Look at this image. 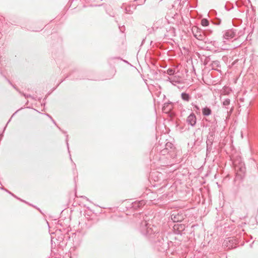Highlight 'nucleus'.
Instances as JSON below:
<instances>
[{
    "mask_svg": "<svg viewBox=\"0 0 258 258\" xmlns=\"http://www.w3.org/2000/svg\"><path fill=\"white\" fill-rule=\"evenodd\" d=\"M140 230L141 233L145 235L149 241L156 247L158 250H165L168 247V240L162 232H160L158 228L146 221L141 222Z\"/></svg>",
    "mask_w": 258,
    "mask_h": 258,
    "instance_id": "1",
    "label": "nucleus"
},
{
    "mask_svg": "<svg viewBox=\"0 0 258 258\" xmlns=\"http://www.w3.org/2000/svg\"><path fill=\"white\" fill-rule=\"evenodd\" d=\"M237 30L236 29H229L227 30L223 34V39L230 40L236 36Z\"/></svg>",
    "mask_w": 258,
    "mask_h": 258,
    "instance_id": "2",
    "label": "nucleus"
},
{
    "mask_svg": "<svg viewBox=\"0 0 258 258\" xmlns=\"http://www.w3.org/2000/svg\"><path fill=\"white\" fill-rule=\"evenodd\" d=\"M171 219L173 222H180L184 219V215L174 212L171 215Z\"/></svg>",
    "mask_w": 258,
    "mask_h": 258,
    "instance_id": "3",
    "label": "nucleus"
},
{
    "mask_svg": "<svg viewBox=\"0 0 258 258\" xmlns=\"http://www.w3.org/2000/svg\"><path fill=\"white\" fill-rule=\"evenodd\" d=\"M186 122L188 125L194 127L197 122V117L194 113H190L186 118Z\"/></svg>",
    "mask_w": 258,
    "mask_h": 258,
    "instance_id": "4",
    "label": "nucleus"
},
{
    "mask_svg": "<svg viewBox=\"0 0 258 258\" xmlns=\"http://www.w3.org/2000/svg\"><path fill=\"white\" fill-rule=\"evenodd\" d=\"M185 227V224L177 223L174 225L173 229L175 231H177V233L180 234L181 232L184 230Z\"/></svg>",
    "mask_w": 258,
    "mask_h": 258,
    "instance_id": "5",
    "label": "nucleus"
},
{
    "mask_svg": "<svg viewBox=\"0 0 258 258\" xmlns=\"http://www.w3.org/2000/svg\"><path fill=\"white\" fill-rule=\"evenodd\" d=\"M145 204H146L145 202L143 200L140 201H136L132 203V208H134V209L137 210L139 208L143 207L145 205Z\"/></svg>",
    "mask_w": 258,
    "mask_h": 258,
    "instance_id": "6",
    "label": "nucleus"
},
{
    "mask_svg": "<svg viewBox=\"0 0 258 258\" xmlns=\"http://www.w3.org/2000/svg\"><path fill=\"white\" fill-rule=\"evenodd\" d=\"M215 139V134L213 132H209L206 141V144L213 145Z\"/></svg>",
    "mask_w": 258,
    "mask_h": 258,
    "instance_id": "7",
    "label": "nucleus"
},
{
    "mask_svg": "<svg viewBox=\"0 0 258 258\" xmlns=\"http://www.w3.org/2000/svg\"><path fill=\"white\" fill-rule=\"evenodd\" d=\"M192 32L194 36L196 38H197V36H196L197 35H199L200 33H204L203 30H202V29H200L199 28H198V27H197L196 26H195V27H192Z\"/></svg>",
    "mask_w": 258,
    "mask_h": 258,
    "instance_id": "8",
    "label": "nucleus"
},
{
    "mask_svg": "<svg viewBox=\"0 0 258 258\" xmlns=\"http://www.w3.org/2000/svg\"><path fill=\"white\" fill-rule=\"evenodd\" d=\"M202 113L204 116H208L212 113L211 109L208 107H205L202 109Z\"/></svg>",
    "mask_w": 258,
    "mask_h": 258,
    "instance_id": "9",
    "label": "nucleus"
},
{
    "mask_svg": "<svg viewBox=\"0 0 258 258\" xmlns=\"http://www.w3.org/2000/svg\"><path fill=\"white\" fill-rule=\"evenodd\" d=\"M181 97L183 100L186 101V102L189 101L190 99V97L189 95L185 92H183L181 93Z\"/></svg>",
    "mask_w": 258,
    "mask_h": 258,
    "instance_id": "10",
    "label": "nucleus"
},
{
    "mask_svg": "<svg viewBox=\"0 0 258 258\" xmlns=\"http://www.w3.org/2000/svg\"><path fill=\"white\" fill-rule=\"evenodd\" d=\"M201 25L204 27L208 26L209 25V22L207 19H202L201 20Z\"/></svg>",
    "mask_w": 258,
    "mask_h": 258,
    "instance_id": "11",
    "label": "nucleus"
},
{
    "mask_svg": "<svg viewBox=\"0 0 258 258\" xmlns=\"http://www.w3.org/2000/svg\"><path fill=\"white\" fill-rule=\"evenodd\" d=\"M232 23L234 26H238L239 24H241L242 20L241 19H234L233 20Z\"/></svg>",
    "mask_w": 258,
    "mask_h": 258,
    "instance_id": "12",
    "label": "nucleus"
},
{
    "mask_svg": "<svg viewBox=\"0 0 258 258\" xmlns=\"http://www.w3.org/2000/svg\"><path fill=\"white\" fill-rule=\"evenodd\" d=\"M212 144H207V151H206V154L207 155H208L209 154L211 153V152L212 151Z\"/></svg>",
    "mask_w": 258,
    "mask_h": 258,
    "instance_id": "13",
    "label": "nucleus"
},
{
    "mask_svg": "<svg viewBox=\"0 0 258 258\" xmlns=\"http://www.w3.org/2000/svg\"><path fill=\"white\" fill-rule=\"evenodd\" d=\"M197 39H198L199 40H204V39L205 38V35L204 32L203 33H200L199 35H197Z\"/></svg>",
    "mask_w": 258,
    "mask_h": 258,
    "instance_id": "14",
    "label": "nucleus"
},
{
    "mask_svg": "<svg viewBox=\"0 0 258 258\" xmlns=\"http://www.w3.org/2000/svg\"><path fill=\"white\" fill-rule=\"evenodd\" d=\"M230 100L229 99L227 98L222 103L223 106L227 107V106H228L230 104Z\"/></svg>",
    "mask_w": 258,
    "mask_h": 258,
    "instance_id": "15",
    "label": "nucleus"
},
{
    "mask_svg": "<svg viewBox=\"0 0 258 258\" xmlns=\"http://www.w3.org/2000/svg\"><path fill=\"white\" fill-rule=\"evenodd\" d=\"M212 66L213 67H221L220 61L218 60L213 61L212 62Z\"/></svg>",
    "mask_w": 258,
    "mask_h": 258,
    "instance_id": "16",
    "label": "nucleus"
},
{
    "mask_svg": "<svg viewBox=\"0 0 258 258\" xmlns=\"http://www.w3.org/2000/svg\"><path fill=\"white\" fill-rule=\"evenodd\" d=\"M213 23L216 25H219L221 24V20L219 18H216L213 20Z\"/></svg>",
    "mask_w": 258,
    "mask_h": 258,
    "instance_id": "17",
    "label": "nucleus"
},
{
    "mask_svg": "<svg viewBox=\"0 0 258 258\" xmlns=\"http://www.w3.org/2000/svg\"><path fill=\"white\" fill-rule=\"evenodd\" d=\"M174 73L175 70L173 69L169 68L167 70V74L169 75H172Z\"/></svg>",
    "mask_w": 258,
    "mask_h": 258,
    "instance_id": "18",
    "label": "nucleus"
},
{
    "mask_svg": "<svg viewBox=\"0 0 258 258\" xmlns=\"http://www.w3.org/2000/svg\"><path fill=\"white\" fill-rule=\"evenodd\" d=\"M169 79L170 80V82H171L172 84H173V85H175L174 83H178V84H179V83H180V81H179L178 80H176V79L175 78H171V79Z\"/></svg>",
    "mask_w": 258,
    "mask_h": 258,
    "instance_id": "19",
    "label": "nucleus"
},
{
    "mask_svg": "<svg viewBox=\"0 0 258 258\" xmlns=\"http://www.w3.org/2000/svg\"><path fill=\"white\" fill-rule=\"evenodd\" d=\"M203 32H204L205 35L206 36V35H209L211 34L213 32V31L211 30H210V29H206V30H203Z\"/></svg>",
    "mask_w": 258,
    "mask_h": 258,
    "instance_id": "20",
    "label": "nucleus"
},
{
    "mask_svg": "<svg viewBox=\"0 0 258 258\" xmlns=\"http://www.w3.org/2000/svg\"><path fill=\"white\" fill-rule=\"evenodd\" d=\"M192 105L194 107V110H195L196 111L200 110V107L197 105L192 103Z\"/></svg>",
    "mask_w": 258,
    "mask_h": 258,
    "instance_id": "21",
    "label": "nucleus"
},
{
    "mask_svg": "<svg viewBox=\"0 0 258 258\" xmlns=\"http://www.w3.org/2000/svg\"><path fill=\"white\" fill-rule=\"evenodd\" d=\"M172 146V144L170 143H168L166 144V149H167L168 147H170L171 148V146Z\"/></svg>",
    "mask_w": 258,
    "mask_h": 258,
    "instance_id": "22",
    "label": "nucleus"
},
{
    "mask_svg": "<svg viewBox=\"0 0 258 258\" xmlns=\"http://www.w3.org/2000/svg\"><path fill=\"white\" fill-rule=\"evenodd\" d=\"M135 1L137 2L140 4H144L146 0H135Z\"/></svg>",
    "mask_w": 258,
    "mask_h": 258,
    "instance_id": "23",
    "label": "nucleus"
},
{
    "mask_svg": "<svg viewBox=\"0 0 258 258\" xmlns=\"http://www.w3.org/2000/svg\"><path fill=\"white\" fill-rule=\"evenodd\" d=\"M66 143H67V145L68 149V150H69V143H68V135H67V138H66Z\"/></svg>",
    "mask_w": 258,
    "mask_h": 258,
    "instance_id": "24",
    "label": "nucleus"
},
{
    "mask_svg": "<svg viewBox=\"0 0 258 258\" xmlns=\"http://www.w3.org/2000/svg\"><path fill=\"white\" fill-rule=\"evenodd\" d=\"M170 29H171V31H172V33H173L172 35L173 36H174V33H175V29L173 28H170Z\"/></svg>",
    "mask_w": 258,
    "mask_h": 258,
    "instance_id": "25",
    "label": "nucleus"
},
{
    "mask_svg": "<svg viewBox=\"0 0 258 258\" xmlns=\"http://www.w3.org/2000/svg\"><path fill=\"white\" fill-rule=\"evenodd\" d=\"M119 28L120 31H121L122 32L124 29V26H122V27L119 26Z\"/></svg>",
    "mask_w": 258,
    "mask_h": 258,
    "instance_id": "26",
    "label": "nucleus"
},
{
    "mask_svg": "<svg viewBox=\"0 0 258 258\" xmlns=\"http://www.w3.org/2000/svg\"><path fill=\"white\" fill-rule=\"evenodd\" d=\"M23 95H24L26 98H28V97H31V95H26L24 93L22 94Z\"/></svg>",
    "mask_w": 258,
    "mask_h": 258,
    "instance_id": "27",
    "label": "nucleus"
},
{
    "mask_svg": "<svg viewBox=\"0 0 258 258\" xmlns=\"http://www.w3.org/2000/svg\"><path fill=\"white\" fill-rule=\"evenodd\" d=\"M13 87L18 91H19L20 93H21V92H20L18 89L14 86V85H13Z\"/></svg>",
    "mask_w": 258,
    "mask_h": 258,
    "instance_id": "28",
    "label": "nucleus"
},
{
    "mask_svg": "<svg viewBox=\"0 0 258 258\" xmlns=\"http://www.w3.org/2000/svg\"><path fill=\"white\" fill-rule=\"evenodd\" d=\"M210 43H212V44H213V45H215V44L216 43V41H213H213H211Z\"/></svg>",
    "mask_w": 258,
    "mask_h": 258,
    "instance_id": "29",
    "label": "nucleus"
},
{
    "mask_svg": "<svg viewBox=\"0 0 258 258\" xmlns=\"http://www.w3.org/2000/svg\"><path fill=\"white\" fill-rule=\"evenodd\" d=\"M47 116H48V117H49L51 119H52V117L50 115H49L48 114H47Z\"/></svg>",
    "mask_w": 258,
    "mask_h": 258,
    "instance_id": "30",
    "label": "nucleus"
},
{
    "mask_svg": "<svg viewBox=\"0 0 258 258\" xmlns=\"http://www.w3.org/2000/svg\"><path fill=\"white\" fill-rule=\"evenodd\" d=\"M51 120L52 121L53 123L56 125V123L55 121L53 120V118L51 119Z\"/></svg>",
    "mask_w": 258,
    "mask_h": 258,
    "instance_id": "31",
    "label": "nucleus"
},
{
    "mask_svg": "<svg viewBox=\"0 0 258 258\" xmlns=\"http://www.w3.org/2000/svg\"><path fill=\"white\" fill-rule=\"evenodd\" d=\"M240 170H241V172H243L244 171H243V168L242 167H241L240 168Z\"/></svg>",
    "mask_w": 258,
    "mask_h": 258,
    "instance_id": "32",
    "label": "nucleus"
},
{
    "mask_svg": "<svg viewBox=\"0 0 258 258\" xmlns=\"http://www.w3.org/2000/svg\"><path fill=\"white\" fill-rule=\"evenodd\" d=\"M155 27V24L154 25V26L152 28L153 30H154Z\"/></svg>",
    "mask_w": 258,
    "mask_h": 258,
    "instance_id": "33",
    "label": "nucleus"
},
{
    "mask_svg": "<svg viewBox=\"0 0 258 258\" xmlns=\"http://www.w3.org/2000/svg\"><path fill=\"white\" fill-rule=\"evenodd\" d=\"M9 192L10 194H11L12 196H14V194H12L11 192H9Z\"/></svg>",
    "mask_w": 258,
    "mask_h": 258,
    "instance_id": "34",
    "label": "nucleus"
},
{
    "mask_svg": "<svg viewBox=\"0 0 258 258\" xmlns=\"http://www.w3.org/2000/svg\"><path fill=\"white\" fill-rule=\"evenodd\" d=\"M1 37H2V34H1V33L0 32V38H1Z\"/></svg>",
    "mask_w": 258,
    "mask_h": 258,
    "instance_id": "35",
    "label": "nucleus"
},
{
    "mask_svg": "<svg viewBox=\"0 0 258 258\" xmlns=\"http://www.w3.org/2000/svg\"><path fill=\"white\" fill-rule=\"evenodd\" d=\"M9 81V83L10 84H11V85H12V83H11V81Z\"/></svg>",
    "mask_w": 258,
    "mask_h": 258,
    "instance_id": "36",
    "label": "nucleus"
},
{
    "mask_svg": "<svg viewBox=\"0 0 258 258\" xmlns=\"http://www.w3.org/2000/svg\"><path fill=\"white\" fill-rule=\"evenodd\" d=\"M10 120H11V119L9 120V121H8V122L7 124H8V123L10 121Z\"/></svg>",
    "mask_w": 258,
    "mask_h": 258,
    "instance_id": "37",
    "label": "nucleus"
},
{
    "mask_svg": "<svg viewBox=\"0 0 258 258\" xmlns=\"http://www.w3.org/2000/svg\"><path fill=\"white\" fill-rule=\"evenodd\" d=\"M57 126L59 128V130H61L60 128L59 127H58V126Z\"/></svg>",
    "mask_w": 258,
    "mask_h": 258,
    "instance_id": "38",
    "label": "nucleus"
},
{
    "mask_svg": "<svg viewBox=\"0 0 258 258\" xmlns=\"http://www.w3.org/2000/svg\"><path fill=\"white\" fill-rule=\"evenodd\" d=\"M16 113V112L14 114H13V115H12V116L14 115V114H15ZM12 117H13V116H12V117H11V118H12Z\"/></svg>",
    "mask_w": 258,
    "mask_h": 258,
    "instance_id": "39",
    "label": "nucleus"
},
{
    "mask_svg": "<svg viewBox=\"0 0 258 258\" xmlns=\"http://www.w3.org/2000/svg\"><path fill=\"white\" fill-rule=\"evenodd\" d=\"M63 133L66 134V132L64 131H62Z\"/></svg>",
    "mask_w": 258,
    "mask_h": 258,
    "instance_id": "40",
    "label": "nucleus"
}]
</instances>
